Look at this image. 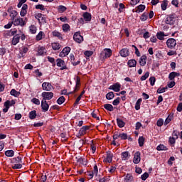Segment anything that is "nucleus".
Here are the masks:
<instances>
[{"label": "nucleus", "instance_id": "f257e3e1", "mask_svg": "<svg viewBox=\"0 0 182 182\" xmlns=\"http://www.w3.org/2000/svg\"><path fill=\"white\" fill-rule=\"evenodd\" d=\"M110 56H112V49L105 48L100 54V59L105 60V59H109Z\"/></svg>", "mask_w": 182, "mask_h": 182}, {"label": "nucleus", "instance_id": "f03ea898", "mask_svg": "<svg viewBox=\"0 0 182 182\" xmlns=\"http://www.w3.org/2000/svg\"><path fill=\"white\" fill-rule=\"evenodd\" d=\"M43 101L50 100L53 97V92H43L41 94Z\"/></svg>", "mask_w": 182, "mask_h": 182}, {"label": "nucleus", "instance_id": "7ed1b4c3", "mask_svg": "<svg viewBox=\"0 0 182 182\" xmlns=\"http://www.w3.org/2000/svg\"><path fill=\"white\" fill-rule=\"evenodd\" d=\"M104 163H112L113 161V153L112 151H108L106 152V157L104 158Z\"/></svg>", "mask_w": 182, "mask_h": 182}, {"label": "nucleus", "instance_id": "20e7f679", "mask_svg": "<svg viewBox=\"0 0 182 182\" xmlns=\"http://www.w3.org/2000/svg\"><path fill=\"white\" fill-rule=\"evenodd\" d=\"M13 25L15 26H25L26 23L25 21H23V18L18 17L14 20Z\"/></svg>", "mask_w": 182, "mask_h": 182}, {"label": "nucleus", "instance_id": "39448f33", "mask_svg": "<svg viewBox=\"0 0 182 182\" xmlns=\"http://www.w3.org/2000/svg\"><path fill=\"white\" fill-rule=\"evenodd\" d=\"M166 45L169 49H174L176 45H177V41L174 38H169L166 41Z\"/></svg>", "mask_w": 182, "mask_h": 182}, {"label": "nucleus", "instance_id": "423d86ee", "mask_svg": "<svg viewBox=\"0 0 182 182\" xmlns=\"http://www.w3.org/2000/svg\"><path fill=\"white\" fill-rule=\"evenodd\" d=\"M73 39L77 43H82L83 42V36L80 35V32L75 33L73 36Z\"/></svg>", "mask_w": 182, "mask_h": 182}, {"label": "nucleus", "instance_id": "0eeeda50", "mask_svg": "<svg viewBox=\"0 0 182 182\" xmlns=\"http://www.w3.org/2000/svg\"><path fill=\"white\" fill-rule=\"evenodd\" d=\"M165 23L166 25H174L176 23V17L173 15H169L166 17Z\"/></svg>", "mask_w": 182, "mask_h": 182}, {"label": "nucleus", "instance_id": "6e6552de", "mask_svg": "<svg viewBox=\"0 0 182 182\" xmlns=\"http://www.w3.org/2000/svg\"><path fill=\"white\" fill-rule=\"evenodd\" d=\"M14 105H15V101L14 100H11V102L9 101V100L6 101L4 102V107L5 108L3 109L4 113H6L8 112V110H9V107L12 106Z\"/></svg>", "mask_w": 182, "mask_h": 182}, {"label": "nucleus", "instance_id": "1a4fd4ad", "mask_svg": "<svg viewBox=\"0 0 182 182\" xmlns=\"http://www.w3.org/2000/svg\"><path fill=\"white\" fill-rule=\"evenodd\" d=\"M42 88H43V90H46V92H50V90L53 89V86H52V84H50V82H44L42 84Z\"/></svg>", "mask_w": 182, "mask_h": 182}, {"label": "nucleus", "instance_id": "9d476101", "mask_svg": "<svg viewBox=\"0 0 182 182\" xmlns=\"http://www.w3.org/2000/svg\"><path fill=\"white\" fill-rule=\"evenodd\" d=\"M70 53V48L65 47L63 48L62 52L60 53L59 56L60 58H65V56H68V55H69Z\"/></svg>", "mask_w": 182, "mask_h": 182}, {"label": "nucleus", "instance_id": "9b49d317", "mask_svg": "<svg viewBox=\"0 0 182 182\" xmlns=\"http://www.w3.org/2000/svg\"><path fill=\"white\" fill-rule=\"evenodd\" d=\"M41 109L42 112H43L44 113H46V112L49 110V104H48L47 101H41Z\"/></svg>", "mask_w": 182, "mask_h": 182}, {"label": "nucleus", "instance_id": "f8f14e48", "mask_svg": "<svg viewBox=\"0 0 182 182\" xmlns=\"http://www.w3.org/2000/svg\"><path fill=\"white\" fill-rule=\"evenodd\" d=\"M120 87H122L120 83H115L109 86V89L110 90H114V92H120Z\"/></svg>", "mask_w": 182, "mask_h": 182}, {"label": "nucleus", "instance_id": "ddd939ff", "mask_svg": "<svg viewBox=\"0 0 182 182\" xmlns=\"http://www.w3.org/2000/svg\"><path fill=\"white\" fill-rule=\"evenodd\" d=\"M8 12L10 15L11 21H14L15 18H16V16H18V11H16L15 10H12V9H9Z\"/></svg>", "mask_w": 182, "mask_h": 182}, {"label": "nucleus", "instance_id": "4468645a", "mask_svg": "<svg viewBox=\"0 0 182 182\" xmlns=\"http://www.w3.org/2000/svg\"><path fill=\"white\" fill-rule=\"evenodd\" d=\"M140 160H141V158L140 157V152L137 151L135 153L134 156V164H139V163H140Z\"/></svg>", "mask_w": 182, "mask_h": 182}, {"label": "nucleus", "instance_id": "2eb2a0df", "mask_svg": "<svg viewBox=\"0 0 182 182\" xmlns=\"http://www.w3.org/2000/svg\"><path fill=\"white\" fill-rule=\"evenodd\" d=\"M129 49H127V48H122L119 51V55L122 58H127V56H129Z\"/></svg>", "mask_w": 182, "mask_h": 182}, {"label": "nucleus", "instance_id": "dca6fc26", "mask_svg": "<svg viewBox=\"0 0 182 182\" xmlns=\"http://www.w3.org/2000/svg\"><path fill=\"white\" fill-rule=\"evenodd\" d=\"M82 16L85 22H90L92 21V14L88 12H85Z\"/></svg>", "mask_w": 182, "mask_h": 182}, {"label": "nucleus", "instance_id": "f3484780", "mask_svg": "<svg viewBox=\"0 0 182 182\" xmlns=\"http://www.w3.org/2000/svg\"><path fill=\"white\" fill-rule=\"evenodd\" d=\"M89 126H84L82 128H80L79 131L80 136H85V134H86V131L89 130Z\"/></svg>", "mask_w": 182, "mask_h": 182}, {"label": "nucleus", "instance_id": "a211bd4d", "mask_svg": "<svg viewBox=\"0 0 182 182\" xmlns=\"http://www.w3.org/2000/svg\"><path fill=\"white\" fill-rule=\"evenodd\" d=\"M20 39H21V36H19V34L15 35L12 40V45H18V43H19Z\"/></svg>", "mask_w": 182, "mask_h": 182}, {"label": "nucleus", "instance_id": "6ab92c4d", "mask_svg": "<svg viewBox=\"0 0 182 182\" xmlns=\"http://www.w3.org/2000/svg\"><path fill=\"white\" fill-rule=\"evenodd\" d=\"M38 55H39V56L46 55V48H45V47H39L38 50Z\"/></svg>", "mask_w": 182, "mask_h": 182}, {"label": "nucleus", "instance_id": "aec40b11", "mask_svg": "<svg viewBox=\"0 0 182 182\" xmlns=\"http://www.w3.org/2000/svg\"><path fill=\"white\" fill-rule=\"evenodd\" d=\"M147 60V56L142 55L139 59V64L141 66H144L146 65V61Z\"/></svg>", "mask_w": 182, "mask_h": 182}, {"label": "nucleus", "instance_id": "412c9836", "mask_svg": "<svg viewBox=\"0 0 182 182\" xmlns=\"http://www.w3.org/2000/svg\"><path fill=\"white\" fill-rule=\"evenodd\" d=\"M145 9H146V6L143 4H140L139 6H137V9L135 11V12L136 14H140V12H143V11H144Z\"/></svg>", "mask_w": 182, "mask_h": 182}, {"label": "nucleus", "instance_id": "4be33fe9", "mask_svg": "<svg viewBox=\"0 0 182 182\" xmlns=\"http://www.w3.org/2000/svg\"><path fill=\"white\" fill-rule=\"evenodd\" d=\"M10 95H11V96H14V97H19V96H21V92L16 91L15 89H12L10 92Z\"/></svg>", "mask_w": 182, "mask_h": 182}, {"label": "nucleus", "instance_id": "5701e85b", "mask_svg": "<svg viewBox=\"0 0 182 182\" xmlns=\"http://www.w3.org/2000/svg\"><path fill=\"white\" fill-rule=\"evenodd\" d=\"M80 86V77H79V76H77L76 77V85H75V90H74V92H77V90H79V87Z\"/></svg>", "mask_w": 182, "mask_h": 182}, {"label": "nucleus", "instance_id": "b1692460", "mask_svg": "<svg viewBox=\"0 0 182 182\" xmlns=\"http://www.w3.org/2000/svg\"><path fill=\"white\" fill-rule=\"evenodd\" d=\"M43 38H45V33H43V31H40L38 34L36 36V40L42 41Z\"/></svg>", "mask_w": 182, "mask_h": 182}, {"label": "nucleus", "instance_id": "393cba45", "mask_svg": "<svg viewBox=\"0 0 182 182\" xmlns=\"http://www.w3.org/2000/svg\"><path fill=\"white\" fill-rule=\"evenodd\" d=\"M128 66H129L130 68H134L136 67V65H137V61H136V60H129L128 61Z\"/></svg>", "mask_w": 182, "mask_h": 182}, {"label": "nucleus", "instance_id": "a878e982", "mask_svg": "<svg viewBox=\"0 0 182 182\" xmlns=\"http://www.w3.org/2000/svg\"><path fill=\"white\" fill-rule=\"evenodd\" d=\"M164 32H158L156 34L157 39H159V41H164Z\"/></svg>", "mask_w": 182, "mask_h": 182}, {"label": "nucleus", "instance_id": "bb28decb", "mask_svg": "<svg viewBox=\"0 0 182 182\" xmlns=\"http://www.w3.org/2000/svg\"><path fill=\"white\" fill-rule=\"evenodd\" d=\"M117 123L118 127H119L120 128L124 127V126H126V123L119 118L117 119Z\"/></svg>", "mask_w": 182, "mask_h": 182}, {"label": "nucleus", "instance_id": "cd10ccee", "mask_svg": "<svg viewBox=\"0 0 182 182\" xmlns=\"http://www.w3.org/2000/svg\"><path fill=\"white\" fill-rule=\"evenodd\" d=\"M15 154V151H14V150H7L5 151V155L7 157H14Z\"/></svg>", "mask_w": 182, "mask_h": 182}, {"label": "nucleus", "instance_id": "c85d7f7f", "mask_svg": "<svg viewBox=\"0 0 182 182\" xmlns=\"http://www.w3.org/2000/svg\"><path fill=\"white\" fill-rule=\"evenodd\" d=\"M149 18V14L146 12H144L140 17V20L141 22H145V21H147V18Z\"/></svg>", "mask_w": 182, "mask_h": 182}, {"label": "nucleus", "instance_id": "c756f323", "mask_svg": "<svg viewBox=\"0 0 182 182\" xmlns=\"http://www.w3.org/2000/svg\"><path fill=\"white\" fill-rule=\"evenodd\" d=\"M51 45L53 50H59L60 49V44L58 43H53Z\"/></svg>", "mask_w": 182, "mask_h": 182}, {"label": "nucleus", "instance_id": "7c9ffc66", "mask_svg": "<svg viewBox=\"0 0 182 182\" xmlns=\"http://www.w3.org/2000/svg\"><path fill=\"white\" fill-rule=\"evenodd\" d=\"M121 156L122 160H129V151L122 152Z\"/></svg>", "mask_w": 182, "mask_h": 182}, {"label": "nucleus", "instance_id": "2f4dec72", "mask_svg": "<svg viewBox=\"0 0 182 182\" xmlns=\"http://www.w3.org/2000/svg\"><path fill=\"white\" fill-rule=\"evenodd\" d=\"M57 9L60 14H63V12H65L68 9L66 6L60 5L57 8Z\"/></svg>", "mask_w": 182, "mask_h": 182}, {"label": "nucleus", "instance_id": "473e14b6", "mask_svg": "<svg viewBox=\"0 0 182 182\" xmlns=\"http://www.w3.org/2000/svg\"><path fill=\"white\" fill-rule=\"evenodd\" d=\"M167 5H168L167 0L162 1V4H161L162 11H166L167 9Z\"/></svg>", "mask_w": 182, "mask_h": 182}, {"label": "nucleus", "instance_id": "72a5a7b5", "mask_svg": "<svg viewBox=\"0 0 182 182\" xmlns=\"http://www.w3.org/2000/svg\"><path fill=\"white\" fill-rule=\"evenodd\" d=\"M104 107L106 109V110H108V112H113V105L110 104L104 105Z\"/></svg>", "mask_w": 182, "mask_h": 182}, {"label": "nucleus", "instance_id": "f704fd0d", "mask_svg": "<svg viewBox=\"0 0 182 182\" xmlns=\"http://www.w3.org/2000/svg\"><path fill=\"white\" fill-rule=\"evenodd\" d=\"M132 180H133V176L127 173L124 178V181L125 182H131Z\"/></svg>", "mask_w": 182, "mask_h": 182}, {"label": "nucleus", "instance_id": "c9c22d12", "mask_svg": "<svg viewBox=\"0 0 182 182\" xmlns=\"http://www.w3.org/2000/svg\"><path fill=\"white\" fill-rule=\"evenodd\" d=\"M29 31H30L31 33L35 34V33H36V31H38V29L36 28V26L35 25H31L29 27Z\"/></svg>", "mask_w": 182, "mask_h": 182}, {"label": "nucleus", "instance_id": "e433bc0d", "mask_svg": "<svg viewBox=\"0 0 182 182\" xmlns=\"http://www.w3.org/2000/svg\"><path fill=\"white\" fill-rule=\"evenodd\" d=\"M176 138H173L172 136H170L168 139V143L172 146V147H174V144H176Z\"/></svg>", "mask_w": 182, "mask_h": 182}, {"label": "nucleus", "instance_id": "4c0bfd02", "mask_svg": "<svg viewBox=\"0 0 182 182\" xmlns=\"http://www.w3.org/2000/svg\"><path fill=\"white\" fill-rule=\"evenodd\" d=\"M52 34L55 38H58V39L62 38V34L60 32L57 31H53Z\"/></svg>", "mask_w": 182, "mask_h": 182}, {"label": "nucleus", "instance_id": "58836bf2", "mask_svg": "<svg viewBox=\"0 0 182 182\" xmlns=\"http://www.w3.org/2000/svg\"><path fill=\"white\" fill-rule=\"evenodd\" d=\"M113 97H114V93H113V92H108L106 95V99H107V100H112Z\"/></svg>", "mask_w": 182, "mask_h": 182}, {"label": "nucleus", "instance_id": "ea45409f", "mask_svg": "<svg viewBox=\"0 0 182 182\" xmlns=\"http://www.w3.org/2000/svg\"><path fill=\"white\" fill-rule=\"evenodd\" d=\"M65 65V61L60 58L57 59V66L62 67Z\"/></svg>", "mask_w": 182, "mask_h": 182}, {"label": "nucleus", "instance_id": "a19ab883", "mask_svg": "<svg viewBox=\"0 0 182 182\" xmlns=\"http://www.w3.org/2000/svg\"><path fill=\"white\" fill-rule=\"evenodd\" d=\"M138 141H139V146L143 147V146L144 144V137L139 136Z\"/></svg>", "mask_w": 182, "mask_h": 182}, {"label": "nucleus", "instance_id": "79ce46f5", "mask_svg": "<svg viewBox=\"0 0 182 182\" xmlns=\"http://www.w3.org/2000/svg\"><path fill=\"white\" fill-rule=\"evenodd\" d=\"M140 105H141V99H139L135 104V109L140 110Z\"/></svg>", "mask_w": 182, "mask_h": 182}, {"label": "nucleus", "instance_id": "37998d69", "mask_svg": "<svg viewBox=\"0 0 182 182\" xmlns=\"http://www.w3.org/2000/svg\"><path fill=\"white\" fill-rule=\"evenodd\" d=\"M58 105H63V103H65V97L61 96L57 100Z\"/></svg>", "mask_w": 182, "mask_h": 182}, {"label": "nucleus", "instance_id": "c03bdc74", "mask_svg": "<svg viewBox=\"0 0 182 182\" xmlns=\"http://www.w3.org/2000/svg\"><path fill=\"white\" fill-rule=\"evenodd\" d=\"M35 117H36V112L35 110L30 112L29 118L33 119Z\"/></svg>", "mask_w": 182, "mask_h": 182}, {"label": "nucleus", "instance_id": "a18cd8bd", "mask_svg": "<svg viewBox=\"0 0 182 182\" xmlns=\"http://www.w3.org/2000/svg\"><path fill=\"white\" fill-rule=\"evenodd\" d=\"M156 150H158L159 151H160L161 150H167V146H166L163 144H160L156 147Z\"/></svg>", "mask_w": 182, "mask_h": 182}, {"label": "nucleus", "instance_id": "49530a36", "mask_svg": "<svg viewBox=\"0 0 182 182\" xmlns=\"http://www.w3.org/2000/svg\"><path fill=\"white\" fill-rule=\"evenodd\" d=\"M69 29H70V26H69V24L65 23L63 25V31H64V32H68Z\"/></svg>", "mask_w": 182, "mask_h": 182}, {"label": "nucleus", "instance_id": "de8ad7c7", "mask_svg": "<svg viewBox=\"0 0 182 182\" xmlns=\"http://www.w3.org/2000/svg\"><path fill=\"white\" fill-rule=\"evenodd\" d=\"M163 124H164V120L161 118L158 119V121L156 122V126H158V127H161V126H163Z\"/></svg>", "mask_w": 182, "mask_h": 182}, {"label": "nucleus", "instance_id": "09e8293b", "mask_svg": "<svg viewBox=\"0 0 182 182\" xmlns=\"http://www.w3.org/2000/svg\"><path fill=\"white\" fill-rule=\"evenodd\" d=\"M32 103H33L34 105H36L37 106H39V105H41V101L39 100V99L37 98H33L31 100Z\"/></svg>", "mask_w": 182, "mask_h": 182}, {"label": "nucleus", "instance_id": "8fccbe9b", "mask_svg": "<svg viewBox=\"0 0 182 182\" xmlns=\"http://www.w3.org/2000/svg\"><path fill=\"white\" fill-rule=\"evenodd\" d=\"M141 180H143V181H146V180L149 178V173L147 172H145L144 174L141 176Z\"/></svg>", "mask_w": 182, "mask_h": 182}, {"label": "nucleus", "instance_id": "3c124183", "mask_svg": "<svg viewBox=\"0 0 182 182\" xmlns=\"http://www.w3.org/2000/svg\"><path fill=\"white\" fill-rule=\"evenodd\" d=\"M149 76H150V73L146 72L144 75H142L141 77V81L146 80V79H147V77H149Z\"/></svg>", "mask_w": 182, "mask_h": 182}, {"label": "nucleus", "instance_id": "603ef678", "mask_svg": "<svg viewBox=\"0 0 182 182\" xmlns=\"http://www.w3.org/2000/svg\"><path fill=\"white\" fill-rule=\"evenodd\" d=\"M78 163H80V164H82L83 166H86L87 164V161L86 159H82V158H80L78 160H77Z\"/></svg>", "mask_w": 182, "mask_h": 182}, {"label": "nucleus", "instance_id": "864d4df0", "mask_svg": "<svg viewBox=\"0 0 182 182\" xmlns=\"http://www.w3.org/2000/svg\"><path fill=\"white\" fill-rule=\"evenodd\" d=\"M14 163H22V158L21 156H17L13 159Z\"/></svg>", "mask_w": 182, "mask_h": 182}, {"label": "nucleus", "instance_id": "5fc2aeb1", "mask_svg": "<svg viewBox=\"0 0 182 182\" xmlns=\"http://www.w3.org/2000/svg\"><path fill=\"white\" fill-rule=\"evenodd\" d=\"M149 82H150L151 86H154V83H156V77H151L149 78Z\"/></svg>", "mask_w": 182, "mask_h": 182}, {"label": "nucleus", "instance_id": "6e6d98bb", "mask_svg": "<svg viewBox=\"0 0 182 182\" xmlns=\"http://www.w3.org/2000/svg\"><path fill=\"white\" fill-rule=\"evenodd\" d=\"M120 103V97H117L112 102L114 106H117Z\"/></svg>", "mask_w": 182, "mask_h": 182}, {"label": "nucleus", "instance_id": "4d7b16f0", "mask_svg": "<svg viewBox=\"0 0 182 182\" xmlns=\"http://www.w3.org/2000/svg\"><path fill=\"white\" fill-rule=\"evenodd\" d=\"M171 119L172 117L171 116H168V117L166 119L165 122H164V124L165 126H167V124H168V123H170V122H171Z\"/></svg>", "mask_w": 182, "mask_h": 182}, {"label": "nucleus", "instance_id": "13d9d810", "mask_svg": "<svg viewBox=\"0 0 182 182\" xmlns=\"http://www.w3.org/2000/svg\"><path fill=\"white\" fill-rule=\"evenodd\" d=\"M12 168H14V170L22 168V164H14V165L12 166Z\"/></svg>", "mask_w": 182, "mask_h": 182}, {"label": "nucleus", "instance_id": "bf43d9fd", "mask_svg": "<svg viewBox=\"0 0 182 182\" xmlns=\"http://www.w3.org/2000/svg\"><path fill=\"white\" fill-rule=\"evenodd\" d=\"M84 54L85 55V56H87V58H90V56H92V55H93V51L87 50L85 52Z\"/></svg>", "mask_w": 182, "mask_h": 182}, {"label": "nucleus", "instance_id": "052dcab7", "mask_svg": "<svg viewBox=\"0 0 182 182\" xmlns=\"http://www.w3.org/2000/svg\"><path fill=\"white\" fill-rule=\"evenodd\" d=\"M36 9H40L41 11H44L45 10V6L43 4H38L36 6Z\"/></svg>", "mask_w": 182, "mask_h": 182}, {"label": "nucleus", "instance_id": "680f3d73", "mask_svg": "<svg viewBox=\"0 0 182 182\" xmlns=\"http://www.w3.org/2000/svg\"><path fill=\"white\" fill-rule=\"evenodd\" d=\"M119 137L120 139H122V140H126L127 139V134H124V133L119 134Z\"/></svg>", "mask_w": 182, "mask_h": 182}, {"label": "nucleus", "instance_id": "e2e57ef3", "mask_svg": "<svg viewBox=\"0 0 182 182\" xmlns=\"http://www.w3.org/2000/svg\"><path fill=\"white\" fill-rule=\"evenodd\" d=\"M172 137L177 140V139H178V132H177V131L174 130L173 132L172 133Z\"/></svg>", "mask_w": 182, "mask_h": 182}, {"label": "nucleus", "instance_id": "0e129e2a", "mask_svg": "<svg viewBox=\"0 0 182 182\" xmlns=\"http://www.w3.org/2000/svg\"><path fill=\"white\" fill-rule=\"evenodd\" d=\"M174 77H176V72H172L169 74L170 80H174Z\"/></svg>", "mask_w": 182, "mask_h": 182}, {"label": "nucleus", "instance_id": "69168bd1", "mask_svg": "<svg viewBox=\"0 0 182 182\" xmlns=\"http://www.w3.org/2000/svg\"><path fill=\"white\" fill-rule=\"evenodd\" d=\"M166 87H159L158 90H157V93H164V92H166Z\"/></svg>", "mask_w": 182, "mask_h": 182}, {"label": "nucleus", "instance_id": "338daca9", "mask_svg": "<svg viewBox=\"0 0 182 182\" xmlns=\"http://www.w3.org/2000/svg\"><path fill=\"white\" fill-rule=\"evenodd\" d=\"M92 173H94V176H97V173H98L97 166L95 165L94 166V169Z\"/></svg>", "mask_w": 182, "mask_h": 182}, {"label": "nucleus", "instance_id": "774afa93", "mask_svg": "<svg viewBox=\"0 0 182 182\" xmlns=\"http://www.w3.org/2000/svg\"><path fill=\"white\" fill-rule=\"evenodd\" d=\"M177 111L178 112H182V102L179 103L177 107Z\"/></svg>", "mask_w": 182, "mask_h": 182}]
</instances>
